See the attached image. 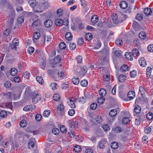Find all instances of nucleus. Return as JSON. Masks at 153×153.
I'll use <instances>...</instances> for the list:
<instances>
[{
	"label": "nucleus",
	"mask_w": 153,
	"mask_h": 153,
	"mask_svg": "<svg viewBox=\"0 0 153 153\" xmlns=\"http://www.w3.org/2000/svg\"><path fill=\"white\" fill-rule=\"evenodd\" d=\"M76 47V45L73 42H71L70 44L69 48L71 50H73L75 49Z\"/></svg>",
	"instance_id": "864d4df0"
},
{
	"label": "nucleus",
	"mask_w": 153,
	"mask_h": 153,
	"mask_svg": "<svg viewBox=\"0 0 153 153\" xmlns=\"http://www.w3.org/2000/svg\"><path fill=\"white\" fill-rule=\"evenodd\" d=\"M72 35L70 32H67L65 35L66 39L68 40H71L72 38Z\"/></svg>",
	"instance_id": "393cba45"
},
{
	"label": "nucleus",
	"mask_w": 153,
	"mask_h": 153,
	"mask_svg": "<svg viewBox=\"0 0 153 153\" xmlns=\"http://www.w3.org/2000/svg\"><path fill=\"white\" fill-rule=\"evenodd\" d=\"M80 84L82 86L86 87L88 85V82L87 80L84 79L82 80L80 82Z\"/></svg>",
	"instance_id": "a18cd8bd"
},
{
	"label": "nucleus",
	"mask_w": 153,
	"mask_h": 153,
	"mask_svg": "<svg viewBox=\"0 0 153 153\" xmlns=\"http://www.w3.org/2000/svg\"><path fill=\"white\" fill-rule=\"evenodd\" d=\"M125 56L126 58L128 60H132L133 59V56L131 52H126L125 54Z\"/></svg>",
	"instance_id": "ddd939ff"
},
{
	"label": "nucleus",
	"mask_w": 153,
	"mask_h": 153,
	"mask_svg": "<svg viewBox=\"0 0 153 153\" xmlns=\"http://www.w3.org/2000/svg\"><path fill=\"white\" fill-rule=\"evenodd\" d=\"M51 85L52 89L53 90H56L58 86L56 83L54 82L51 83Z\"/></svg>",
	"instance_id": "13d9d810"
},
{
	"label": "nucleus",
	"mask_w": 153,
	"mask_h": 153,
	"mask_svg": "<svg viewBox=\"0 0 153 153\" xmlns=\"http://www.w3.org/2000/svg\"><path fill=\"white\" fill-rule=\"evenodd\" d=\"M99 94L102 97L105 96L106 94V91L104 88L101 89L99 91Z\"/></svg>",
	"instance_id": "b1692460"
},
{
	"label": "nucleus",
	"mask_w": 153,
	"mask_h": 153,
	"mask_svg": "<svg viewBox=\"0 0 153 153\" xmlns=\"http://www.w3.org/2000/svg\"><path fill=\"white\" fill-rule=\"evenodd\" d=\"M119 81L121 82H124L126 79V77L123 75H120L118 77Z\"/></svg>",
	"instance_id": "bb28decb"
},
{
	"label": "nucleus",
	"mask_w": 153,
	"mask_h": 153,
	"mask_svg": "<svg viewBox=\"0 0 153 153\" xmlns=\"http://www.w3.org/2000/svg\"><path fill=\"white\" fill-rule=\"evenodd\" d=\"M120 7L123 9H125L128 6V4L126 1H122L120 2Z\"/></svg>",
	"instance_id": "2eb2a0df"
},
{
	"label": "nucleus",
	"mask_w": 153,
	"mask_h": 153,
	"mask_svg": "<svg viewBox=\"0 0 153 153\" xmlns=\"http://www.w3.org/2000/svg\"><path fill=\"white\" fill-rule=\"evenodd\" d=\"M102 128L103 130L105 131H108L110 129L109 126L107 124H104L102 126Z\"/></svg>",
	"instance_id": "de8ad7c7"
},
{
	"label": "nucleus",
	"mask_w": 153,
	"mask_h": 153,
	"mask_svg": "<svg viewBox=\"0 0 153 153\" xmlns=\"http://www.w3.org/2000/svg\"><path fill=\"white\" fill-rule=\"evenodd\" d=\"M135 95V93L134 91H129L127 94L128 98L129 99L128 100H130L133 99Z\"/></svg>",
	"instance_id": "f8f14e48"
},
{
	"label": "nucleus",
	"mask_w": 153,
	"mask_h": 153,
	"mask_svg": "<svg viewBox=\"0 0 153 153\" xmlns=\"http://www.w3.org/2000/svg\"><path fill=\"white\" fill-rule=\"evenodd\" d=\"M41 25L40 20L39 19H37L35 20L33 23L32 27H33L39 26Z\"/></svg>",
	"instance_id": "9d476101"
},
{
	"label": "nucleus",
	"mask_w": 153,
	"mask_h": 153,
	"mask_svg": "<svg viewBox=\"0 0 153 153\" xmlns=\"http://www.w3.org/2000/svg\"><path fill=\"white\" fill-rule=\"evenodd\" d=\"M27 123L25 120H22L20 123V125L21 127L24 128L27 125Z\"/></svg>",
	"instance_id": "ea45409f"
},
{
	"label": "nucleus",
	"mask_w": 153,
	"mask_h": 153,
	"mask_svg": "<svg viewBox=\"0 0 153 153\" xmlns=\"http://www.w3.org/2000/svg\"><path fill=\"white\" fill-rule=\"evenodd\" d=\"M97 104L95 103H93L90 105V108L92 110H94L97 108Z\"/></svg>",
	"instance_id": "0e129e2a"
},
{
	"label": "nucleus",
	"mask_w": 153,
	"mask_h": 153,
	"mask_svg": "<svg viewBox=\"0 0 153 153\" xmlns=\"http://www.w3.org/2000/svg\"><path fill=\"white\" fill-rule=\"evenodd\" d=\"M128 67L126 65H122L120 68V70L122 71H126L128 70Z\"/></svg>",
	"instance_id": "09e8293b"
},
{
	"label": "nucleus",
	"mask_w": 153,
	"mask_h": 153,
	"mask_svg": "<svg viewBox=\"0 0 153 153\" xmlns=\"http://www.w3.org/2000/svg\"><path fill=\"white\" fill-rule=\"evenodd\" d=\"M50 113L51 111L50 110H46L43 112V116L45 117H48L50 115Z\"/></svg>",
	"instance_id": "2f4dec72"
},
{
	"label": "nucleus",
	"mask_w": 153,
	"mask_h": 153,
	"mask_svg": "<svg viewBox=\"0 0 153 153\" xmlns=\"http://www.w3.org/2000/svg\"><path fill=\"white\" fill-rule=\"evenodd\" d=\"M139 63L141 66L144 67L146 65V61L144 57H141L139 60Z\"/></svg>",
	"instance_id": "9b49d317"
},
{
	"label": "nucleus",
	"mask_w": 153,
	"mask_h": 153,
	"mask_svg": "<svg viewBox=\"0 0 153 153\" xmlns=\"http://www.w3.org/2000/svg\"><path fill=\"white\" fill-rule=\"evenodd\" d=\"M28 3L30 6L32 7L33 9L35 6L36 4L37 3L36 2V0H29L28 1Z\"/></svg>",
	"instance_id": "4be33fe9"
},
{
	"label": "nucleus",
	"mask_w": 153,
	"mask_h": 153,
	"mask_svg": "<svg viewBox=\"0 0 153 153\" xmlns=\"http://www.w3.org/2000/svg\"><path fill=\"white\" fill-rule=\"evenodd\" d=\"M105 142V141L104 140H101L100 141L98 144V146L100 149H103L104 148V144Z\"/></svg>",
	"instance_id": "f704fd0d"
},
{
	"label": "nucleus",
	"mask_w": 153,
	"mask_h": 153,
	"mask_svg": "<svg viewBox=\"0 0 153 153\" xmlns=\"http://www.w3.org/2000/svg\"><path fill=\"white\" fill-rule=\"evenodd\" d=\"M148 50L150 52H153V44H150L148 46Z\"/></svg>",
	"instance_id": "774afa93"
},
{
	"label": "nucleus",
	"mask_w": 153,
	"mask_h": 153,
	"mask_svg": "<svg viewBox=\"0 0 153 153\" xmlns=\"http://www.w3.org/2000/svg\"><path fill=\"white\" fill-rule=\"evenodd\" d=\"M111 19L113 22L115 23L118 24L119 23H122L123 21V20L120 21V20H119L117 15V14L114 13L111 16Z\"/></svg>",
	"instance_id": "7ed1b4c3"
},
{
	"label": "nucleus",
	"mask_w": 153,
	"mask_h": 153,
	"mask_svg": "<svg viewBox=\"0 0 153 153\" xmlns=\"http://www.w3.org/2000/svg\"><path fill=\"white\" fill-rule=\"evenodd\" d=\"M131 52L133 56L134 57L137 56H139V51L136 48L133 50Z\"/></svg>",
	"instance_id": "aec40b11"
},
{
	"label": "nucleus",
	"mask_w": 153,
	"mask_h": 153,
	"mask_svg": "<svg viewBox=\"0 0 153 153\" xmlns=\"http://www.w3.org/2000/svg\"><path fill=\"white\" fill-rule=\"evenodd\" d=\"M141 111V107L138 105H136L134 106V112L136 114H139Z\"/></svg>",
	"instance_id": "5701e85b"
},
{
	"label": "nucleus",
	"mask_w": 153,
	"mask_h": 153,
	"mask_svg": "<svg viewBox=\"0 0 153 153\" xmlns=\"http://www.w3.org/2000/svg\"><path fill=\"white\" fill-rule=\"evenodd\" d=\"M55 23L56 25L58 26H60L62 25L67 26L68 24V19H65L64 21L60 19H57L55 20Z\"/></svg>",
	"instance_id": "f257e3e1"
},
{
	"label": "nucleus",
	"mask_w": 153,
	"mask_h": 153,
	"mask_svg": "<svg viewBox=\"0 0 153 153\" xmlns=\"http://www.w3.org/2000/svg\"><path fill=\"white\" fill-rule=\"evenodd\" d=\"M40 36V33L38 32H35L33 35V41L35 42V40L39 39Z\"/></svg>",
	"instance_id": "dca6fc26"
},
{
	"label": "nucleus",
	"mask_w": 153,
	"mask_h": 153,
	"mask_svg": "<svg viewBox=\"0 0 153 153\" xmlns=\"http://www.w3.org/2000/svg\"><path fill=\"white\" fill-rule=\"evenodd\" d=\"M85 25L84 23L80 22L77 24V27L79 29H83L84 28Z\"/></svg>",
	"instance_id": "052dcab7"
},
{
	"label": "nucleus",
	"mask_w": 153,
	"mask_h": 153,
	"mask_svg": "<svg viewBox=\"0 0 153 153\" xmlns=\"http://www.w3.org/2000/svg\"><path fill=\"white\" fill-rule=\"evenodd\" d=\"M7 112L5 111H2L0 112V116L4 118L7 115Z\"/></svg>",
	"instance_id": "3c124183"
},
{
	"label": "nucleus",
	"mask_w": 153,
	"mask_h": 153,
	"mask_svg": "<svg viewBox=\"0 0 153 153\" xmlns=\"http://www.w3.org/2000/svg\"><path fill=\"white\" fill-rule=\"evenodd\" d=\"M57 75H58V77L60 78L61 79H62L64 77V73L62 71L58 72L57 73Z\"/></svg>",
	"instance_id": "bf43d9fd"
},
{
	"label": "nucleus",
	"mask_w": 153,
	"mask_h": 153,
	"mask_svg": "<svg viewBox=\"0 0 153 153\" xmlns=\"http://www.w3.org/2000/svg\"><path fill=\"white\" fill-rule=\"evenodd\" d=\"M42 4L41 2H39L36 4V5L33 8V11L34 12L36 13H41L42 12H38V10H39L42 7Z\"/></svg>",
	"instance_id": "0eeeda50"
},
{
	"label": "nucleus",
	"mask_w": 153,
	"mask_h": 153,
	"mask_svg": "<svg viewBox=\"0 0 153 153\" xmlns=\"http://www.w3.org/2000/svg\"><path fill=\"white\" fill-rule=\"evenodd\" d=\"M24 22V18L22 16L19 17L17 19V23L19 24H21Z\"/></svg>",
	"instance_id": "49530a36"
},
{
	"label": "nucleus",
	"mask_w": 153,
	"mask_h": 153,
	"mask_svg": "<svg viewBox=\"0 0 153 153\" xmlns=\"http://www.w3.org/2000/svg\"><path fill=\"white\" fill-rule=\"evenodd\" d=\"M145 14L146 16L150 15L152 13V10L151 8H146L144 9V11Z\"/></svg>",
	"instance_id": "412c9836"
},
{
	"label": "nucleus",
	"mask_w": 153,
	"mask_h": 153,
	"mask_svg": "<svg viewBox=\"0 0 153 153\" xmlns=\"http://www.w3.org/2000/svg\"><path fill=\"white\" fill-rule=\"evenodd\" d=\"M72 82L74 85H78L79 82V80L78 77L73 78L72 79Z\"/></svg>",
	"instance_id": "e433bc0d"
},
{
	"label": "nucleus",
	"mask_w": 153,
	"mask_h": 153,
	"mask_svg": "<svg viewBox=\"0 0 153 153\" xmlns=\"http://www.w3.org/2000/svg\"><path fill=\"white\" fill-rule=\"evenodd\" d=\"M122 121L123 124H127L130 122V120L128 117H125L123 118Z\"/></svg>",
	"instance_id": "f3484780"
},
{
	"label": "nucleus",
	"mask_w": 153,
	"mask_h": 153,
	"mask_svg": "<svg viewBox=\"0 0 153 153\" xmlns=\"http://www.w3.org/2000/svg\"><path fill=\"white\" fill-rule=\"evenodd\" d=\"M67 103L71 108H74L75 107V105L74 103L72 102H70L68 100L67 101Z\"/></svg>",
	"instance_id": "e2e57ef3"
},
{
	"label": "nucleus",
	"mask_w": 153,
	"mask_h": 153,
	"mask_svg": "<svg viewBox=\"0 0 153 153\" xmlns=\"http://www.w3.org/2000/svg\"><path fill=\"white\" fill-rule=\"evenodd\" d=\"M87 69L86 66H84L81 68V70L79 72L80 75L83 76L87 73Z\"/></svg>",
	"instance_id": "6e6552de"
},
{
	"label": "nucleus",
	"mask_w": 153,
	"mask_h": 153,
	"mask_svg": "<svg viewBox=\"0 0 153 153\" xmlns=\"http://www.w3.org/2000/svg\"><path fill=\"white\" fill-rule=\"evenodd\" d=\"M53 22L50 19L46 20L44 22V25L46 28L50 27L52 25Z\"/></svg>",
	"instance_id": "1a4fd4ad"
},
{
	"label": "nucleus",
	"mask_w": 153,
	"mask_h": 153,
	"mask_svg": "<svg viewBox=\"0 0 153 153\" xmlns=\"http://www.w3.org/2000/svg\"><path fill=\"white\" fill-rule=\"evenodd\" d=\"M152 126L145 127L144 128L145 132L147 134H149L152 131Z\"/></svg>",
	"instance_id": "473e14b6"
},
{
	"label": "nucleus",
	"mask_w": 153,
	"mask_h": 153,
	"mask_svg": "<svg viewBox=\"0 0 153 153\" xmlns=\"http://www.w3.org/2000/svg\"><path fill=\"white\" fill-rule=\"evenodd\" d=\"M146 117L149 120H152L153 119V114L152 112H149L147 114Z\"/></svg>",
	"instance_id": "58836bf2"
},
{
	"label": "nucleus",
	"mask_w": 153,
	"mask_h": 153,
	"mask_svg": "<svg viewBox=\"0 0 153 153\" xmlns=\"http://www.w3.org/2000/svg\"><path fill=\"white\" fill-rule=\"evenodd\" d=\"M114 131L115 133H120L123 131V129L118 126H116L114 129Z\"/></svg>",
	"instance_id": "72a5a7b5"
},
{
	"label": "nucleus",
	"mask_w": 153,
	"mask_h": 153,
	"mask_svg": "<svg viewBox=\"0 0 153 153\" xmlns=\"http://www.w3.org/2000/svg\"><path fill=\"white\" fill-rule=\"evenodd\" d=\"M85 37L87 40L90 41L92 39L93 36L91 33H88L86 34Z\"/></svg>",
	"instance_id": "cd10ccee"
},
{
	"label": "nucleus",
	"mask_w": 153,
	"mask_h": 153,
	"mask_svg": "<svg viewBox=\"0 0 153 153\" xmlns=\"http://www.w3.org/2000/svg\"><path fill=\"white\" fill-rule=\"evenodd\" d=\"M36 79L37 82L41 85H43L44 83L42 77L40 76H37Z\"/></svg>",
	"instance_id": "c756f323"
},
{
	"label": "nucleus",
	"mask_w": 153,
	"mask_h": 153,
	"mask_svg": "<svg viewBox=\"0 0 153 153\" xmlns=\"http://www.w3.org/2000/svg\"><path fill=\"white\" fill-rule=\"evenodd\" d=\"M36 142L35 139L33 138H31L28 140V147L29 149H32L33 148Z\"/></svg>",
	"instance_id": "39448f33"
},
{
	"label": "nucleus",
	"mask_w": 153,
	"mask_h": 153,
	"mask_svg": "<svg viewBox=\"0 0 153 153\" xmlns=\"http://www.w3.org/2000/svg\"><path fill=\"white\" fill-rule=\"evenodd\" d=\"M61 131L63 133H65L67 132V128L65 126L63 125H62L60 127Z\"/></svg>",
	"instance_id": "603ef678"
},
{
	"label": "nucleus",
	"mask_w": 153,
	"mask_h": 153,
	"mask_svg": "<svg viewBox=\"0 0 153 153\" xmlns=\"http://www.w3.org/2000/svg\"><path fill=\"white\" fill-rule=\"evenodd\" d=\"M74 150L76 152H78L81 151V148L79 146L75 145Z\"/></svg>",
	"instance_id": "6e6d98bb"
},
{
	"label": "nucleus",
	"mask_w": 153,
	"mask_h": 153,
	"mask_svg": "<svg viewBox=\"0 0 153 153\" xmlns=\"http://www.w3.org/2000/svg\"><path fill=\"white\" fill-rule=\"evenodd\" d=\"M139 91L140 93L143 95L145 93V89L143 87L140 86L139 87Z\"/></svg>",
	"instance_id": "338daca9"
},
{
	"label": "nucleus",
	"mask_w": 153,
	"mask_h": 153,
	"mask_svg": "<svg viewBox=\"0 0 153 153\" xmlns=\"http://www.w3.org/2000/svg\"><path fill=\"white\" fill-rule=\"evenodd\" d=\"M59 46L60 49H64L66 47V45L64 42H62L59 44Z\"/></svg>",
	"instance_id": "680f3d73"
},
{
	"label": "nucleus",
	"mask_w": 153,
	"mask_h": 153,
	"mask_svg": "<svg viewBox=\"0 0 153 153\" xmlns=\"http://www.w3.org/2000/svg\"><path fill=\"white\" fill-rule=\"evenodd\" d=\"M139 37L140 38L142 39H145L146 37V33L143 31L140 32L139 34Z\"/></svg>",
	"instance_id": "a19ab883"
},
{
	"label": "nucleus",
	"mask_w": 153,
	"mask_h": 153,
	"mask_svg": "<svg viewBox=\"0 0 153 153\" xmlns=\"http://www.w3.org/2000/svg\"><path fill=\"white\" fill-rule=\"evenodd\" d=\"M152 68L149 67L147 68L146 70V74L148 77H149L151 75Z\"/></svg>",
	"instance_id": "c85d7f7f"
},
{
	"label": "nucleus",
	"mask_w": 153,
	"mask_h": 153,
	"mask_svg": "<svg viewBox=\"0 0 153 153\" xmlns=\"http://www.w3.org/2000/svg\"><path fill=\"white\" fill-rule=\"evenodd\" d=\"M35 106L34 105H26L23 108V110L25 111H30L32 110L35 109Z\"/></svg>",
	"instance_id": "423d86ee"
},
{
	"label": "nucleus",
	"mask_w": 153,
	"mask_h": 153,
	"mask_svg": "<svg viewBox=\"0 0 153 153\" xmlns=\"http://www.w3.org/2000/svg\"><path fill=\"white\" fill-rule=\"evenodd\" d=\"M117 114V111L114 109L111 110L109 112V115L111 117H114Z\"/></svg>",
	"instance_id": "79ce46f5"
},
{
	"label": "nucleus",
	"mask_w": 153,
	"mask_h": 153,
	"mask_svg": "<svg viewBox=\"0 0 153 153\" xmlns=\"http://www.w3.org/2000/svg\"><path fill=\"white\" fill-rule=\"evenodd\" d=\"M105 99L103 97H102L97 99V102L100 104H102L105 101Z\"/></svg>",
	"instance_id": "37998d69"
},
{
	"label": "nucleus",
	"mask_w": 153,
	"mask_h": 153,
	"mask_svg": "<svg viewBox=\"0 0 153 153\" xmlns=\"http://www.w3.org/2000/svg\"><path fill=\"white\" fill-rule=\"evenodd\" d=\"M99 20L98 18L96 15L92 16L91 18V21L93 24H95L98 22Z\"/></svg>",
	"instance_id": "4468645a"
},
{
	"label": "nucleus",
	"mask_w": 153,
	"mask_h": 153,
	"mask_svg": "<svg viewBox=\"0 0 153 153\" xmlns=\"http://www.w3.org/2000/svg\"><path fill=\"white\" fill-rule=\"evenodd\" d=\"M34 50V49L33 47H30L28 48L27 51L29 54H31L33 52Z\"/></svg>",
	"instance_id": "4d7b16f0"
},
{
	"label": "nucleus",
	"mask_w": 153,
	"mask_h": 153,
	"mask_svg": "<svg viewBox=\"0 0 153 153\" xmlns=\"http://www.w3.org/2000/svg\"><path fill=\"white\" fill-rule=\"evenodd\" d=\"M63 11L61 9H58L56 12V15L57 16H61L63 14Z\"/></svg>",
	"instance_id": "4c0bfd02"
},
{
	"label": "nucleus",
	"mask_w": 153,
	"mask_h": 153,
	"mask_svg": "<svg viewBox=\"0 0 153 153\" xmlns=\"http://www.w3.org/2000/svg\"><path fill=\"white\" fill-rule=\"evenodd\" d=\"M115 43L117 46H120L123 44V41L121 39H118L115 41Z\"/></svg>",
	"instance_id": "c03bdc74"
},
{
	"label": "nucleus",
	"mask_w": 153,
	"mask_h": 153,
	"mask_svg": "<svg viewBox=\"0 0 153 153\" xmlns=\"http://www.w3.org/2000/svg\"><path fill=\"white\" fill-rule=\"evenodd\" d=\"M103 80L106 82L110 80V75H104L103 76Z\"/></svg>",
	"instance_id": "8fccbe9b"
},
{
	"label": "nucleus",
	"mask_w": 153,
	"mask_h": 153,
	"mask_svg": "<svg viewBox=\"0 0 153 153\" xmlns=\"http://www.w3.org/2000/svg\"><path fill=\"white\" fill-rule=\"evenodd\" d=\"M10 73L11 75L14 76L17 74V70L15 68H12L10 69Z\"/></svg>",
	"instance_id": "7c9ffc66"
},
{
	"label": "nucleus",
	"mask_w": 153,
	"mask_h": 153,
	"mask_svg": "<svg viewBox=\"0 0 153 153\" xmlns=\"http://www.w3.org/2000/svg\"><path fill=\"white\" fill-rule=\"evenodd\" d=\"M41 4H42V7L39 10H38V12H43L44 10L47 9L48 7L49 6L48 3V1H45L43 2H41Z\"/></svg>",
	"instance_id": "20e7f679"
},
{
	"label": "nucleus",
	"mask_w": 153,
	"mask_h": 153,
	"mask_svg": "<svg viewBox=\"0 0 153 153\" xmlns=\"http://www.w3.org/2000/svg\"><path fill=\"white\" fill-rule=\"evenodd\" d=\"M41 97V95L37 94L32 96V102L33 104L37 103L40 100Z\"/></svg>",
	"instance_id": "f03ea898"
},
{
	"label": "nucleus",
	"mask_w": 153,
	"mask_h": 153,
	"mask_svg": "<svg viewBox=\"0 0 153 153\" xmlns=\"http://www.w3.org/2000/svg\"><path fill=\"white\" fill-rule=\"evenodd\" d=\"M118 146V143L116 142H112L111 145V148L113 149H116Z\"/></svg>",
	"instance_id": "c9c22d12"
},
{
	"label": "nucleus",
	"mask_w": 153,
	"mask_h": 153,
	"mask_svg": "<svg viewBox=\"0 0 153 153\" xmlns=\"http://www.w3.org/2000/svg\"><path fill=\"white\" fill-rule=\"evenodd\" d=\"M57 110L60 112H62L65 109L64 105L62 103H59L57 106Z\"/></svg>",
	"instance_id": "6ab92c4d"
},
{
	"label": "nucleus",
	"mask_w": 153,
	"mask_h": 153,
	"mask_svg": "<svg viewBox=\"0 0 153 153\" xmlns=\"http://www.w3.org/2000/svg\"><path fill=\"white\" fill-rule=\"evenodd\" d=\"M12 44L17 46L19 44V40L15 38L12 41Z\"/></svg>",
	"instance_id": "69168bd1"
},
{
	"label": "nucleus",
	"mask_w": 153,
	"mask_h": 153,
	"mask_svg": "<svg viewBox=\"0 0 153 153\" xmlns=\"http://www.w3.org/2000/svg\"><path fill=\"white\" fill-rule=\"evenodd\" d=\"M53 99L55 101H59L60 99V96L58 94H54L53 96Z\"/></svg>",
	"instance_id": "a878e982"
},
{
	"label": "nucleus",
	"mask_w": 153,
	"mask_h": 153,
	"mask_svg": "<svg viewBox=\"0 0 153 153\" xmlns=\"http://www.w3.org/2000/svg\"><path fill=\"white\" fill-rule=\"evenodd\" d=\"M61 60V58L59 55H57L53 59V64L54 65L60 62Z\"/></svg>",
	"instance_id": "a211bd4d"
},
{
	"label": "nucleus",
	"mask_w": 153,
	"mask_h": 153,
	"mask_svg": "<svg viewBox=\"0 0 153 153\" xmlns=\"http://www.w3.org/2000/svg\"><path fill=\"white\" fill-rule=\"evenodd\" d=\"M75 110L74 109H71L69 110L68 114L70 116H73L75 113Z\"/></svg>",
	"instance_id": "5fc2aeb1"
}]
</instances>
